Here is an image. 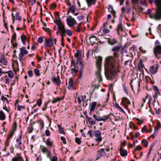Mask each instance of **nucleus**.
Listing matches in <instances>:
<instances>
[{
  "instance_id": "nucleus-1",
  "label": "nucleus",
  "mask_w": 161,
  "mask_h": 161,
  "mask_svg": "<svg viewBox=\"0 0 161 161\" xmlns=\"http://www.w3.org/2000/svg\"><path fill=\"white\" fill-rule=\"evenodd\" d=\"M121 47V46H115L112 49L114 52L113 57L109 56L105 59V62L111 70L112 75H114L119 72V68L120 66L119 62L117 59L119 56V51Z\"/></svg>"
},
{
  "instance_id": "nucleus-2",
  "label": "nucleus",
  "mask_w": 161,
  "mask_h": 161,
  "mask_svg": "<svg viewBox=\"0 0 161 161\" xmlns=\"http://www.w3.org/2000/svg\"><path fill=\"white\" fill-rule=\"evenodd\" d=\"M156 6L155 12L153 14H150L149 16L152 19L156 20L161 19V0H154Z\"/></svg>"
},
{
  "instance_id": "nucleus-3",
  "label": "nucleus",
  "mask_w": 161,
  "mask_h": 161,
  "mask_svg": "<svg viewBox=\"0 0 161 161\" xmlns=\"http://www.w3.org/2000/svg\"><path fill=\"white\" fill-rule=\"evenodd\" d=\"M155 47L153 48V53L155 56L157 58H161V45L158 40H156L155 42Z\"/></svg>"
},
{
  "instance_id": "nucleus-4",
  "label": "nucleus",
  "mask_w": 161,
  "mask_h": 161,
  "mask_svg": "<svg viewBox=\"0 0 161 161\" xmlns=\"http://www.w3.org/2000/svg\"><path fill=\"white\" fill-rule=\"evenodd\" d=\"M102 60V58L101 57H98L97 58L96 62V66L98 70V71L96 73V74L97 75V77L98 78V81L99 82L102 81V78L100 74Z\"/></svg>"
},
{
  "instance_id": "nucleus-5",
  "label": "nucleus",
  "mask_w": 161,
  "mask_h": 161,
  "mask_svg": "<svg viewBox=\"0 0 161 161\" xmlns=\"http://www.w3.org/2000/svg\"><path fill=\"white\" fill-rule=\"evenodd\" d=\"M74 56L76 58V63L78 64L82 65V59L81 55V51L80 50H77Z\"/></svg>"
},
{
  "instance_id": "nucleus-6",
  "label": "nucleus",
  "mask_w": 161,
  "mask_h": 161,
  "mask_svg": "<svg viewBox=\"0 0 161 161\" xmlns=\"http://www.w3.org/2000/svg\"><path fill=\"white\" fill-rule=\"evenodd\" d=\"M67 22L68 25L70 27L73 26L75 24L77 23L75 19L73 18L71 16H69L67 17Z\"/></svg>"
},
{
  "instance_id": "nucleus-7",
  "label": "nucleus",
  "mask_w": 161,
  "mask_h": 161,
  "mask_svg": "<svg viewBox=\"0 0 161 161\" xmlns=\"http://www.w3.org/2000/svg\"><path fill=\"white\" fill-rule=\"evenodd\" d=\"M158 68V64H155L153 66H150L149 71L152 74H154L157 72Z\"/></svg>"
},
{
  "instance_id": "nucleus-8",
  "label": "nucleus",
  "mask_w": 161,
  "mask_h": 161,
  "mask_svg": "<svg viewBox=\"0 0 161 161\" xmlns=\"http://www.w3.org/2000/svg\"><path fill=\"white\" fill-rule=\"evenodd\" d=\"M60 93L62 95V96L60 97H57L55 98H54L51 101L52 103L54 104L60 101L64 98V95L65 94V92H61Z\"/></svg>"
},
{
  "instance_id": "nucleus-9",
  "label": "nucleus",
  "mask_w": 161,
  "mask_h": 161,
  "mask_svg": "<svg viewBox=\"0 0 161 161\" xmlns=\"http://www.w3.org/2000/svg\"><path fill=\"white\" fill-rule=\"evenodd\" d=\"M93 117L95 120V121H105L107 119H109L110 118V115H108V116H104L103 117H104V118H101L100 117H98L95 114H94L93 115Z\"/></svg>"
},
{
  "instance_id": "nucleus-10",
  "label": "nucleus",
  "mask_w": 161,
  "mask_h": 161,
  "mask_svg": "<svg viewBox=\"0 0 161 161\" xmlns=\"http://www.w3.org/2000/svg\"><path fill=\"white\" fill-rule=\"evenodd\" d=\"M51 80L53 83L58 86H59L61 84V81L59 76L58 75L57 77L53 76L51 78Z\"/></svg>"
},
{
  "instance_id": "nucleus-11",
  "label": "nucleus",
  "mask_w": 161,
  "mask_h": 161,
  "mask_svg": "<svg viewBox=\"0 0 161 161\" xmlns=\"http://www.w3.org/2000/svg\"><path fill=\"white\" fill-rule=\"evenodd\" d=\"M0 63L3 65H6L7 64V61L4 55L1 52H0Z\"/></svg>"
},
{
  "instance_id": "nucleus-12",
  "label": "nucleus",
  "mask_w": 161,
  "mask_h": 161,
  "mask_svg": "<svg viewBox=\"0 0 161 161\" xmlns=\"http://www.w3.org/2000/svg\"><path fill=\"white\" fill-rule=\"evenodd\" d=\"M54 41L55 44H56V39H53V38H50L48 39L46 42V46L50 47H51L53 44Z\"/></svg>"
},
{
  "instance_id": "nucleus-13",
  "label": "nucleus",
  "mask_w": 161,
  "mask_h": 161,
  "mask_svg": "<svg viewBox=\"0 0 161 161\" xmlns=\"http://www.w3.org/2000/svg\"><path fill=\"white\" fill-rule=\"evenodd\" d=\"M54 22L57 25L58 27V30L62 28L61 27L63 28L64 27L61 20L59 18L55 19V20H54Z\"/></svg>"
},
{
  "instance_id": "nucleus-14",
  "label": "nucleus",
  "mask_w": 161,
  "mask_h": 161,
  "mask_svg": "<svg viewBox=\"0 0 161 161\" xmlns=\"http://www.w3.org/2000/svg\"><path fill=\"white\" fill-rule=\"evenodd\" d=\"M58 30L60 34V36L62 37V41H64V37L66 36V32L65 31V27H61Z\"/></svg>"
},
{
  "instance_id": "nucleus-15",
  "label": "nucleus",
  "mask_w": 161,
  "mask_h": 161,
  "mask_svg": "<svg viewBox=\"0 0 161 161\" xmlns=\"http://www.w3.org/2000/svg\"><path fill=\"white\" fill-rule=\"evenodd\" d=\"M12 161H24L22 157L19 153L16 154V156L12 158Z\"/></svg>"
},
{
  "instance_id": "nucleus-16",
  "label": "nucleus",
  "mask_w": 161,
  "mask_h": 161,
  "mask_svg": "<svg viewBox=\"0 0 161 161\" xmlns=\"http://www.w3.org/2000/svg\"><path fill=\"white\" fill-rule=\"evenodd\" d=\"M97 103L96 102H92L90 103L89 108L90 109V113L95 110L97 105Z\"/></svg>"
},
{
  "instance_id": "nucleus-17",
  "label": "nucleus",
  "mask_w": 161,
  "mask_h": 161,
  "mask_svg": "<svg viewBox=\"0 0 161 161\" xmlns=\"http://www.w3.org/2000/svg\"><path fill=\"white\" fill-rule=\"evenodd\" d=\"M104 152V149L103 148H101L100 150H98L97 152V153L96 155V160L100 158L103 155V153Z\"/></svg>"
},
{
  "instance_id": "nucleus-18",
  "label": "nucleus",
  "mask_w": 161,
  "mask_h": 161,
  "mask_svg": "<svg viewBox=\"0 0 161 161\" xmlns=\"http://www.w3.org/2000/svg\"><path fill=\"white\" fill-rule=\"evenodd\" d=\"M122 22H119V23L117 26V30L118 33V34L119 35V32L122 31L123 30V25L122 24Z\"/></svg>"
},
{
  "instance_id": "nucleus-19",
  "label": "nucleus",
  "mask_w": 161,
  "mask_h": 161,
  "mask_svg": "<svg viewBox=\"0 0 161 161\" xmlns=\"http://www.w3.org/2000/svg\"><path fill=\"white\" fill-rule=\"evenodd\" d=\"M108 43L111 45H114L118 42V41L115 39L113 38L109 39L108 40Z\"/></svg>"
},
{
  "instance_id": "nucleus-20",
  "label": "nucleus",
  "mask_w": 161,
  "mask_h": 161,
  "mask_svg": "<svg viewBox=\"0 0 161 161\" xmlns=\"http://www.w3.org/2000/svg\"><path fill=\"white\" fill-rule=\"evenodd\" d=\"M122 102H121V103H122L123 105H124L125 103L128 105L131 104V102L130 100L126 97H123L122 99Z\"/></svg>"
},
{
  "instance_id": "nucleus-21",
  "label": "nucleus",
  "mask_w": 161,
  "mask_h": 161,
  "mask_svg": "<svg viewBox=\"0 0 161 161\" xmlns=\"http://www.w3.org/2000/svg\"><path fill=\"white\" fill-rule=\"evenodd\" d=\"M120 153L122 157H125L127 155V151L122 148L121 147L120 148Z\"/></svg>"
},
{
  "instance_id": "nucleus-22",
  "label": "nucleus",
  "mask_w": 161,
  "mask_h": 161,
  "mask_svg": "<svg viewBox=\"0 0 161 161\" xmlns=\"http://www.w3.org/2000/svg\"><path fill=\"white\" fill-rule=\"evenodd\" d=\"M28 53V52L26 51L25 47H22L20 48V54L24 56Z\"/></svg>"
},
{
  "instance_id": "nucleus-23",
  "label": "nucleus",
  "mask_w": 161,
  "mask_h": 161,
  "mask_svg": "<svg viewBox=\"0 0 161 161\" xmlns=\"http://www.w3.org/2000/svg\"><path fill=\"white\" fill-rule=\"evenodd\" d=\"M3 79L4 82L6 84H8L12 81L11 79L8 77L7 75H6L3 78Z\"/></svg>"
},
{
  "instance_id": "nucleus-24",
  "label": "nucleus",
  "mask_w": 161,
  "mask_h": 161,
  "mask_svg": "<svg viewBox=\"0 0 161 161\" xmlns=\"http://www.w3.org/2000/svg\"><path fill=\"white\" fill-rule=\"evenodd\" d=\"M16 144L15 145V147L16 148H19L22 144L21 141L20 139L17 138L16 140Z\"/></svg>"
},
{
  "instance_id": "nucleus-25",
  "label": "nucleus",
  "mask_w": 161,
  "mask_h": 161,
  "mask_svg": "<svg viewBox=\"0 0 161 161\" xmlns=\"http://www.w3.org/2000/svg\"><path fill=\"white\" fill-rule=\"evenodd\" d=\"M6 119V115L2 110L0 111V120H4Z\"/></svg>"
},
{
  "instance_id": "nucleus-26",
  "label": "nucleus",
  "mask_w": 161,
  "mask_h": 161,
  "mask_svg": "<svg viewBox=\"0 0 161 161\" xmlns=\"http://www.w3.org/2000/svg\"><path fill=\"white\" fill-rule=\"evenodd\" d=\"M96 0H86L88 6H90L92 4H94L95 3Z\"/></svg>"
},
{
  "instance_id": "nucleus-27",
  "label": "nucleus",
  "mask_w": 161,
  "mask_h": 161,
  "mask_svg": "<svg viewBox=\"0 0 161 161\" xmlns=\"http://www.w3.org/2000/svg\"><path fill=\"white\" fill-rule=\"evenodd\" d=\"M17 126V123L16 121H14L13 123V125H12V129L10 130V131L13 132H15L16 131Z\"/></svg>"
},
{
  "instance_id": "nucleus-28",
  "label": "nucleus",
  "mask_w": 161,
  "mask_h": 161,
  "mask_svg": "<svg viewBox=\"0 0 161 161\" xmlns=\"http://www.w3.org/2000/svg\"><path fill=\"white\" fill-rule=\"evenodd\" d=\"M40 147L41 150L43 153H46L49 151L46 147L43 146L41 145Z\"/></svg>"
},
{
  "instance_id": "nucleus-29",
  "label": "nucleus",
  "mask_w": 161,
  "mask_h": 161,
  "mask_svg": "<svg viewBox=\"0 0 161 161\" xmlns=\"http://www.w3.org/2000/svg\"><path fill=\"white\" fill-rule=\"evenodd\" d=\"M37 122L39 123L40 125L41 126L40 128V129L41 130H42L44 128V124L43 122L42 119H40L39 120H38L37 121Z\"/></svg>"
},
{
  "instance_id": "nucleus-30",
  "label": "nucleus",
  "mask_w": 161,
  "mask_h": 161,
  "mask_svg": "<svg viewBox=\"0 0 161 161\" xmlns=\"http://www.w3.org/2000/svg\"><path fill=\"white\" fill-rule=\"evenodd\" d=\"M89 40L91 42L94 43L97 40V38L96 36L92 35L89 38Z\"/></svg>"
},
{
  "instance_id": "nucleus-31",
  "label": "nucleus",
  "mask_w": 161,
  "mask_h": 161,
  "mask_svg": "<svg viewBox=\"0 0 161 161\" xmlns=\"http://www.w3.org/2000/svg\"><path fill=\"white\" fill-rule=\"evenodd\" d=\"M73 83L72 80H70L69 82V85L68 86L69 90H72L73 88Z\"/></svg>"
},
{
  "instance_id": "nucleus-32",
  "label": "nucleus",
  "mask_w": 161,
  "mask_h": 161,
  "mask_svg": "<svg viewBox=\"0 0 161 161\" xmlns=\"http://www.w3.org/2000/svg\"><path fill=\"white\" fill-rule=\"evenodd\" d=\"M6 73L8 74V77L10 78L11 79L14 77V75L12 71L9 70Z\"/></svg>"
},
{
  "instance_id": "nucleus-33",
  "label": "nucleus",
  "mask_w": 161,
  "mask_h": 161,
  "mask_svg": "<svg viewBox=\"0 0 161 161\" xmlns=\"http://www.w3.org/2000/svg\"><path fill=\"white\" fill-rule=\"evenodd\" d=\"M141 143L145 147H146L148 145V142L145 139H143L142 140Z\"/></svg>"
},
{
  "instance_id": "nucleus-34",
  "label": "nucleus",
  "mask_w": 161,
  "mask_h": 161,
  "mask_svg": "<svg viewBox=\"0 0 161 161\" xmlns=\"http://www.w3.org/2000/svg\"><path fill=\"white\" fill-rule=\"evenodd\" d=\"M71 73L72 74L73 76H75L76 75V73L78 72V70L76 69L75 67L71 69Z\"/></svg>"
},
{
  "instance_id": "nucleus-35",
  "label": "nucleus",
  "mask_w": 161,
  "mask_h": 161,
  "mask_svg": "<svg viewBox=\"0 0 161 161\" xmlns=\"http://www.w3.org/2000/svg\"><path fill=\"white\" fill-rule=\"evenodd\" d=\"M57 126L59 129V130L60 134H64L65 132L63 128L61 127V125L58 124Z\"/></svg>"
},
{
  "instance_id": "nucleus-36",
  "label": "nucleus",
  "mask_w": 161,
  "mask_h": 161,
  "mask_svg": "<svg viewBox=\"0 0 161 161\" xmlns=\"http://www.w3.org/2000/svg\"><path fill=\"white\" fill-rule=\"evenodd\" d=\"M101 134V132L99 130H96L94 131V134L95 137H97L100 136Z\"/></svg>"
},
{
  "instance_id": "nucleus-37",
  "label": "nucleus",
  "mask_w": 161,
  "mask_h": 161,
  "mask_svg": "<svg viewBox=\"0 0 161 161\" xmlns=\"http://www.w3.org/2000/svg\"><path fill=\"white\" fill-rule=\"evenodd\" d=\"M82 68L80 69L79 70V78L80 79H81V78L83 72V69L84 68V66L83 65H82Z\"/></svg>"
},
{
  "instance_id": "nucleus-38",
  "label": "nucleus",
  "mask_w": 161,
  "mask_h": 161,
  "mask_svg": "<svg viewBox=\"0 0 161 161\" xmlns=\"http://www.w3.org/2000/svg\"><path fill=\"white\" fill-rule=\"evenodd\" d=\"M21 40L22 42V43L24 44H25V41H26V37L24 35H22L20 36Z\"/></svg>"
},
{
  "instance_id": "nucleus-39",
  "label": "nucleus",
  "mask_w": 161,
  "mask_h": 161,
  "mask_svg": "<svg viewBox=\"0 0 161 161\" xmlns=\"http://www.w3.org/2000/svg\"><path fill=\"white\" fill-rule=\"evenodd\" d=\"M161 93L159 91H155L154 94L153 96L154 100L157 99V97L158 95H160Z\"/></svg>"
},
{
  "instance_id": "nucleus-40",
  "label": "nucleus",
  "mask_w": 161,
  "mask_h": 161,
  "mask_svg": "<svg viewBox=\"0 0 161 161\" xmlns=\"http://www.w3.org/2000/svg\"><path fill=\"white\" fill-rule=\"evenodd\" d=\"M46 144L47 145L49 146H51L53 145V143L49 140V138L47 139Z\"/></svg>"
},
{
  "instance_id": "nucleus-41",
  "label": "nucleus",
  "mask_w": 161,
  "mask_h": 161,
  "mask_svg": "<svg viewBox=\"0 0 161 161\" xmlns=\"http://www.w3.org/2000/svg\"><path fill=\"white\" fill-rule=\"evenodd\" d=\"M161 127V125L160 122H157L156 125L155 126L154 129L155 130H158Z\"/></svg>"
},
{
  "instance_id": "nucleus-42",
  "label": "nucleus",
  "mask_w": 161,
  "mask_h": 161,
  "mask_svg": "<svg viewBox=\"0 0 161 161\" xmlns=\"http://www.w3.org/2000/svg\"><path fill=\"white\" fill-rule=\"evenodd\" d=\"M69 11L72 13H74L75 11V6L74 5H72L69 9Z\"/></svg>"
},
{
  "instance_id": "nucleus-43",
  "label": "nucleus",
  "mask_w": 161,
  "mask_h": 161,
  "mask_svg": "<svg viewBox=\"0 0 161 161\" xmlns=\"http://www.w3.org/2000/svg\"><path fill=\"white\" fill-rule=\"evenodd\" d=\"M142 149V147L140 145H137L136 148L133 150V153L135 154V152L137 150H140Z\"/></svg>"
},
{
  "instance_id": "nucleus-44",
  "label": "nucleus",
  "mask_w": 161,
  "mask_h": 161,
  "mask_svg": "<svg viewBox=\"0 0 161 161\" xmlns=\"http://www.w3.org/2000/svg\"><path fill=\"white\" fill-rule=\"evenodd\" d=\"M65 31L68 35L69 36H71L72 35V33L70 30L69 29L66 30L65 29Z\"/></svg>"
},
{
  "instance_id": "nucleus-45",
  "label": "nucleus",
  "mask_w": 161,
  "mask_h": 161,
  "mask_svg": "<svg viewBox=\"0 0 161 161\" xmlns=\"http://www.w3.org/2000/svg\"><path fill=\"white\" fill-rule=\"evenodd\" d=\"M14 133L10 130V132L7 136V139L10 140V138L13 136Z\"/></svg>"
},
{
  "instance_id": "nucleus-46",
  "label": "nucleus",
  "mask_w": 161,
  "mask_h": 161,
  "mask_svg": "<svg viewBox=\"0 0 161 161\" xmlns=\"http://www.w3.org/2000/svg\"><path fill=\"white\" fill-rule=\"evenodd\" d=\"M42 103V101L41 99H38L36 101V105H38L39 107H40Z\"/></svg>"
},
{
  "instance_id": "nucleus-47",
  "label": "nucleus",
  "mask_w": 161,
  "mask_h": 161,
  "mask_svg": "<svg viewBox=\"0 0 161 161\" xmlns=\"http://www.w3.org/2000/svg\"><path fill=\"white\" fill-rule=\"evenodd\" d=\"M15 16L16 19L20 20H21V18L19 15V12H17L15 14Z\"/></svg>"
},
{
  "instance_id": "nucleus-48",
  "label": "nucleus",
  "mask_w": 161,
  "mask_h": 161,
  "mask_svg": "<svg viewBox=\"0 0 161 161\" xmlns=\"http://www.w3.org/2000/svg\"><path fill=\"white\" fill-rule=\"evenodd\" d=\"M17 110L18 111H20L22 109L24 108H25V106H21L19 105H18L17 106Z\"/></svg>"
},
{
  "instance_id": "nucleus-49",
  "label": "nucleus",
  "mask_w": 161,
  "mask_h": 161,
  "mask_svg": "<svg viewBox=\"0 0 161 161\" xmlns=\"http://www.w3.org/2000/svg\"><path fill=\"white\" fill-rule=\"evenodd\" d=\"M91 119L90 120V122H89V123L91 125H95L96 124V122L92 118H91Z\"/></svg>"
},
{
  "instance_id": "nucleus-50",
  "label": "nucleus",
  "mask_w": 161,
  "mask_h": 161,
  "mask_svg": "<svg viewBox=\"0 0 161 161\" xmlns=\"http://www.w3.org/2000/svg\"><path fill=\"white\" fill-rule=\"evenodd\" d=\"M148 97L149 99L148 104L149 105V106H150V101L152 100V97L150 95L147 94V96L146 97V98L147 99Z\"/></svg>"
},
{
  "instance_id": "nucleus-51",
  "label": "nucleus",
  "mask_w": 161,
  "mask_h": 161,
  "mask_svg": "<svg viewBox=\"0 0 161 161\" xmlns=\"http://www.w3.org/2000/svg\"><path fill=\"white\" fill-rule=\"evenodd\" d=\"M34 72L35 74L36 75V76H39L40 75L39 71L38 69H35L34 70Z\"/></svg>"
},
{
  "instance_id": "nucleus-52",
  "label": "nucleus",
  "mask_w": 161,
  "mask_h": 161,
  "mask_svg": "<svg viewBox=\"0 0 161 161\" xmlns=\"http://www.w3.org/2000/svg\"><path fill=\"white\" fill-rule=\"evenodd\" d=\"M146 126L145 125L142 128L141 131L142 132H145L147 133L148 132V131L146 128Z\"/></svg>"
},
{
  "instance_id": "nucleus-53",
  "label": "nucleus",
  "mask_w": 161,
  "mask_h": 161,
  "mask_svg": "<svg viewBox=\"0 0 161 161\" xmlns=\"http://www.w3.org/2000/svg\"><path fill=\"white\" fill-rule=\"evenodd\" d=\"M1 99L2 101L5 100L7 103H9V101H8L7 98L3 96H2L1 97Z\"/></svg>"
},
{
  "instance_id": "nucleus-54",
  "label": "nucleus",
  "mask_w": 161,
  "mask_h": 161,
  "mask_svg": "<svg viewBox=\"0 0 161 161\" xmlns=\"http://www.w3.org/2000/svg\"><path fill=\"white\" fill-rule=\"evenodd\" d=\"M75 142L78 144H80L81 143V140L79 137L75 138Z\"/></svg>"
},
{
  "instance_id": "nucleus-55",
  "label": "nucleus",
  "mask_w": 161,
  "mask_h": 161,
  "mask_svg": "<svg viewBox=\"0 0 161 161\" xmlns=\"http://www.w3.org/2000/svg\"><path fill=\"white\" fill-rule=\"evenodd\" d=\"M155 113L156 114L159 115L161 113V109L160 108H158V109L155 108Z\"/></svg>"
},
{
  "instance_id": "nucleus-56",
  "label": "nucleus",
  "mask_w": 161,
  "mask_h": 161,
  "mask_svg": "<svg viewBox=\"0 0 161 161\" xmlns=\"http://www.w3.org/2000/svg\"><path fill=\"white\" fill-rule=\"evenodd\" d=\"M136 120L137 121L139 122V123L138 124V125H141L142 124L143 122V120L142 119H140L139 118H136Z\"/></svg>"
},
{
  "instance_id": "nucleus-57",
  "label": "nucleus",
  "mask_w": 161,
  "mask_h": 161,
  "mask_svg": "<svg viewBox=\"0 0 161 161\" xmlns=\"http://www.w3.org/2000/svg\"><path fill=\"white\" fill-rule=\"evenodd\" d=\"M43 41V38L42 37H40L38 38L37 40V42L40 43H42Z\"/></svg>"
},
{
  "instance_id": "nucleus-58",
  "label": "nucleus",
  "mask_w": 161,
  "mask_h": 161,
  "mask_svg": "<svg viewBox=\"0 0 161 161\" xmlns=\"http://www.w3.org/2000/svg\"><path fill=\"white\" fill-rule=\"evenodd\" d=\"M51 161H58V158L56 156H53L52 158L50 159Z\"/></svg>"
},
{
  "instance_id": "nucleus-59",
  "label": "nucleus",
  "mask_w": 161,
  "mask_h": 161,
  "mask_svg": "<svg viewBox=\"0 0 161 161\" xmlns=\"http://www.w3.org/2000/svg\"><path fill=\"white\" fill-rule=\"evenodd\" d=\"M27 73H28V75L30 77H31L33 75V73L32 71V70H30L28 71Z\"/></svg>"
},
{
  "instance_id": "nucleus-60",
  "label": "nucleus",
  "mask_w": 161,
  "mask_h": 161,
  "mask_svg": "<svg viewBox=\"0 0 161 161\" xmlns=\"http://www.w3.org/2000/svg\"><path fill=\"white\" fill-rule=\"evenodd\" d=\"M46 135L47 136H49L50 135V131L48 130H47L45 131Z\"/></svg>"
},
{
  "instance_id": "nucleus-61",
  "label": "nucleus",
  "mask_w": 161,
  "mask_h": 161,
  "mask_svg": "<svg viewBox=\"0 0 161 161\" xmlns=\"http://www.w3.org/2000/svg\"><path fill=\"white\" fill-rule=\"evenodd\" d=\"M61 139L63 141V142L64 144H65L66 143V140L64 137L61 136Z\"/></svg>"
},
{
  "instance_id": "nucleus-62",
  "label": "nucleus",
  "mask_w": 161,
  "mask_h": 161,
  "mask_svg": "<svg viewBox=\"0 0 161 161\" xmlns=\"http://www.w3.org/2000/svg\"><path fill=\"white\" fill-rule=\"evenodd\" d=\"M80 26L81 24H80L78 25L76 31L77 32H80Z\"/></svg>"
},
{
  "instance_id": "nucleus-63",
  "label": "nucleus",
  "mask_w": 161,
  "mask_h": 161,
  "mask_svg": "<svg viewBox=\"0 0 161 161\" xmlns=\"http://www.w3.org/2000/svg\"><path fill=\"white\" fill-rule=\"evenodd\" d=\"M103 31L104 34H106L109 33V30L107 28H104L103 30Z\"/></svg>"
},
{
  "instance_id": "nucleus-64",
  "label": "nucleus",
  "mask_w": 161,
  "mask_h": 161,
  "mask_svg": "<svg viewBox=\"0 0 161 161\" xmlns=\"http://www.w3.org/2000/svg\"><path fill=\"white\" fill-rule=\"evenodd\" d=\"M143 64L142 61V59L140 60V61L139 63V69L142 68L143 67Z\"/></svg>"
}]
</instances>
